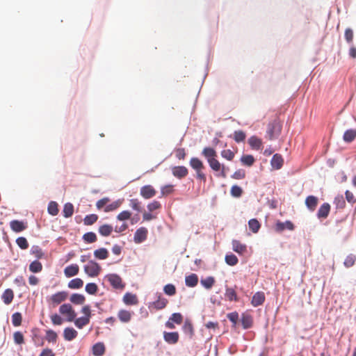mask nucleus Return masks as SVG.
I'll list each match as a JSON object with an SVG mask.
<instances>
[{
  "label": "nucleus",
  "instance_id": "1",
  "mask_svg": "<svg viewBox=\"0 0 356 356\" xmlns=\"http://www.w3.org/2000/svg\"><path fill=\"white\" fill-rule=\"evenodd\" d=\"M201 156H202L208 163L210 168L216 172H218V167L220 166V162L216 159L217 152L213 147L207 146L204 147L202 152Z\"/></svg>",
  "mask_w": 356,
  "mask_h": 356
},
{
  "label": "nucleus",
  "instance_id": "2",
  "mask_svg": "<svg viewBox=\"0 0 356 356\" xmlns=\"http://www.w3.org/2000/svg\"><path fill=\"white\" fill-rule=\"evenodd\" d=\"M81 313L83 314V316L77 317L74 321V325L78 329H83L86 325L90 323V318L94 315L92 313L91 307L90 305H84L81 309Z\"/></svg>",
  "mask_w": 356,
  "mask_h": 356
},
{
  "label": "nucleus",
  "instance_id": "3",
  "mask_svg": "<svg viewBox=\"0 0 356 356\" xmlns=\"http://www.w3.org/2000/svg\"><path fill=\"white\" fill-rule=\"evenodd\" d=\"M282 125L278 117L270 122L267 125L266 134L269 140L277 139L282 132Z\"/></svg>",
  "mask_w": 356,
  "mask_h": 356
},
{
  "label": "nucleus",
  "instance_id": "4",
  "mask_svg": "<svg viewBox=\"0 0 356 356\" xmlns=\"http://www.w3.org/2000/svg\"><path fill=\"white\" fill-rule=\"evenodd\" d=\"M102 270L101 265L95 260L90 259L83 266V271L89 277H96Z\"/></svg>",
  "mask_w": 356,
  "mask_h": 356
},
{
  "label": "nucleus",
  "instance_id": "5",
  "mask_svg": "<svg viewBox=\"0 0 356 356\" xmlns=\"http://www.w3.org/2000/svg\"><path fill=\"white\" fill-rule=\"evenodd\" d=\"M58 312L60 314H66L65 317V321L74 323V321L77 318V313L70 303H63L59 307Z\"/></svg>",
  "mask_w": 356,
  "mask_h": 356
},
{
  "label": "nucleus",
  "instance_id": "6",
  "mask_svg": "<svg viewBox=\"0 0 356 356\" xmlns=\"http://www.w3.org/2000/svg\"><path fill=\"white\" fill-rule=\"evenodd\" d=\"M104 279L109 282L111 287L115 290H122L126 286V284L118 273H108L104 276Z\"/></svg>",
  "mask_w": 356,
  "mask_h": 356
},
{
  "label": "nucleus",
  "instance_id": "7",
  "mask_svg": "<svg viewBox=\"0 0 356 356\" xmlns=\"http://www.w3.org/2000/svg\"><path fill=\"white\" fill-rule=\"evenodd\" d=\"M296 229V225L290 220L282 221L279 219L276 220L274 224L275 232L277 234H281L285 230L293 231Z\"/></svg>",
  "mask_w": 356,
  "mask_h": 356
},
{
  "label": "nucleus",
  "instance_id": "8",
  "mask_svg": "<svg viewBox=\"0 0 356 356\" xmlns=\"http://www.w3.org/2000/svg\"><path fill=\"white\" fill-rule=\"evenodd\" d=\"M155 296L157 299L149 303V308L152 307L156 310L164 309L168 303V300L159 292H156Z\"/></svg>",
  "mask_w": 356,
  "mask_h": 356
},
{
  "label": "nucleus",
  "instance_id": "9",
  "mask_svg": "<svg viewBox=\"0 0 356 356\" xmlns=\"http://www.w3.org/2000/svg\"><path fill=\"white\" fill-rule=\"evenodd\" d=\"M239 322L243 330H249L254 325L253 316L248 311L241 313Z\"/></svg>",
  "mask_w": 356,
  "mask_h": 356
},
{
  "label": "nucleus",
  "instance_id": "10",
  "mask_svg": "<svg viewBox=\"0 0 356 356\" xmlns=\"http://www.w3.org/2000/svg\"><path fill=\"white\" fill-rule=\"evenodd\" d=\"M148 229L145 227L138 228L134 235L133 241L136 244H141L147 239Z\"/></svg>",
  "mask_w": 356,
  "mask_h": 356
},
{
  "label": "nucleus",
  "instance_id": "11",
  "mask_svg": "<svg viewBox=\"0 0 356 356\" xmlns=\"http://www.w3.org/2000/svg\"><path fill=\"white\" fill-rule=\"evenodd\" d=\"M9 224L10 229L15 233H21L28 227V222L26 220L14 219Z\"/></svg>",
  "mask_w": 356,
  "mask_h": 356
},
{
  "label": "nucleus",
  "instance_id": "12",
  "mask_svg": "<svg viewBox=\"0 0 356 356\" xmlns=\"http://www.w3.org/2000/svg\"><path fill=\"white\" fill-rule=\"evenodd\" d=\"M232 250L237 253L239 256H246L248 254V248L245 243H242L237 239L232 241Z\"/></svg>",
  "mask_w": 356,
  "mask_h": 356
},
{
  "label": "nucleus",
  "instance_id": "13",
  "mask_svg": "<svg viewBox=\"0 0 356 356\" xmlns=\"http://www.w3.org/2000/svg\"><path fill=\"white\" fill-rule=\"evenodd\" d=\"M163 338L165 343L169 345H175L179 340V333L177 331H163Z\"/></svg>",
  "mask_w": 356,
  "mask_h": 356
},
{
  "label": "nucleus",
  "instance_id": "14",
  "mask_svg": "<svg viewBox=\"0 0 356 356\" xmlns=\"http://www.w3.org/2000/svg\"><path fill=\"white\" fill-rule=\"evenodd\" d=\"M157 191L150 184H146L143 186L140 189V195L145 199L148 200L154 197Z\"/></svg>",
  "mask_w": 356,
  "mask_h": 356
},
{
  "label": "nucleus",
  "instance_id": "15",
  "mask_svg": "<svg viewBox=\"0 0 356 356\" xmlns=\"http://www.w3.org/2000/svg\"><path fill=\"white\" fill-rule=\"evenodd\" d=\"M331 210V206L328 202H323L318 209V211L316 212V218L320 220H324L326 219Z\"/></svg>",
  "mask_w": 356,
  "mask_h": 356
},
{
  "label": "nucleus",
  "instance_id": "16",
  "mask_svg": "<svg viewBox=\"0 0 356 356\" xmlns=\"http://www.w3.org/2000/svg\"><path fill=\"white\" fill-rule=\"evenodd\" d=\"M248 143L252 150L259 151L264 147L262 139L256 135L251 136L248 139Z\"/></svg>",
  "mask_w": 356,
  "mask_h": 356
},
{
  "label": "nucleus",
  "instance_id": "17",
  "mask_svg": "<svg viewBox=\"0 0 356 356\" xmlns=\"http://www.w3.org/2000/svg\"><path fill=\"white\" fill-rule=\"evenodd\" d=\"M172 175L178 179H181L188 175V169L184 165H175L171 168Z\"/></svg>",
  "mask_w": 356,
  "mask_h": 356
},
{
  "label": "nucleus",
  "instance_id": "18",
  "mask_svg": "<svg viewBox=\"0 0 356 356\" xmlns=\"http://www.w3.org/2000/svg\"><path fill=\"white\" fill-rule=\"evenodd\" d=\"M182 332L192 339L195 335V329L191 320L188 318H185L184 324L181 327Z\"/></svg>",
  "mask_w": 356,
  "mask_h": 356
},
{
  "label": "nucleus",
  "instance_id": "19",
  "mask_svg": "<svg viewBox=\"0 0 356 356\" xmlns=\"http://www.w3.org/2000/svg\"><path fill=\"white\" fill-rule=\"evenodd\" d=\"M40 331V328H38L37 327H33L31 330V337L33 341L35 346H36V347L42 346L44 344V340L45 339H44V337H42L40 335V334H39Z\"/></svg>",
  "mask_w": 356,
  "mask_h": 356
},
{
  "label": "nucleus",
  "instance_id": "20",
  "mask_svg": "<svg viewBox=\"0 0 356 356\" xmlns=\"http://www.w3.org/2000/svg\"><path fill=\"white\" fill-rule=\"evenodd\" d=\"M68 292L66 291H58L50 296V300L54 306L58 305L67 298Z\"/></svg>",
  "mask_w": 356,
  "mask_h": 356
},
{
  "label": "nucleus",
  "instance_id": "21",
  "mask_svg": "<svg viewBox=\"0 0 356 356\" xmlns=\"http://www.w3.org/2000/svg\"><path fill=\"white\" fill-rule=\"evenodd\" d=\"M270 163L272 170H278L281 169L284 165L283 156L279 153H275L273 155Z\"/></svg>",
  "mask_w": 356,
  "mask_h": 356
},
{
  "label": "nucleus",
  "instance_id": "22",
  "mask_svg": "<svg viewBox=\"0 0 356 356\" xmlns=\"http://www.w3.org/2000/svg\"><path fill=\"white\" fill-rule=\"evenodd\" d=\"M236 289H238L236 285H234V287H230L228 285H225V298L230 302H239L240 298L237 296L236 292Z\"/></svg>",
  "mask_w": 356,
  "mask_h": 356
},
{
  "label": "nucleus",
  "instance_id": "23",
  "mask_svg": "<svg viewBox=\"0 0 356 356\" xmlns=\"http://www.w3.org/2000/svg\"><path fill=\"white\" fill-rule=\"evenodd\" d=\"M265 293L261 291H257L252 297L250 304L254 307H257L263 305L265 301Z\"/></svg>",
  "mask_w": 356,
  "mask_h": 356
},
{
  "label": "nucleus",
  "instance_id": "24",
  "mask_svg": "<svg viewBox=\"0 0 356 356\" xmlns=\"http://www.w3.org/2000/svg\"><path fill=\"white\" fill-rule=\"evenodd\" d=\"M305 204L307 209L310 211L313 212L316 210L317 205L318 204V197L314 195H309L306 197L305 200Z\"/></svg>",
  "mask_w": 356,
  "mask_h": 356
},
{
  "label": "nucleus",
  "instance_id": "25",
  "mask_svg": "<svg viewBox=\"0 0 356 356\" xmlns=\"http://www.w3.org/2000/svg\"><path fill=\"white\" fill-rule=\"evenodd\" d=\"M106 352V346L103 341H97L91 347V353L93 356H102Z\"/></svg>",
  "mask_w": 356,
  "mask_h": 356
},
{
  "label": "nucleus",
  "instance_id": "26",
  "mask_svg": "<svg viewBox=\"0 0 356 356\" xmlns=\"http://www.w3.org/2000/svg\"><path fill=\"white\" fill-rule=\"evenodd\" d=\"M198 281H199V277L196 273H191L188 274H186V275H185L184 282H185V285L187 287H189V288L195 287L198 284Z\"/></svg>",
  "mask_w": 356,
  "mask_h": 356
},
{
  "label": "nucleus",
  "instance_id": "27",
  "mask_svg": "<svg viewBox=\"0 0 356 356\" xmlns=\"http://www.w3.org/2000/svg\"><path fill=\"white\" fill-rule=\"evenodd\" d=\"M134 312L121 309L118 312V318L122 323H128L131 321Z\"/></svg>",
  "mask_w": 356,
  "mask_h": 356
},
{
  "label": "nucleus",
  "instance_id": "28",
  "mask_svg": "<svg viewBox=\"0 0 356 356\" xmlns=\"http://www.w3.org/2000/svg\"><path fill=\"white\" fill-rule=\"evenodd\" d=\"M122 301L126 305L132 306L138 303V298L136 294L127 291L124 294Z\"/></svg>",
  "mask_w": 356,
  "mask_h": 356
},
{
  "label": "nucleus",
  "instance_id": "29",
  "mask_svg": "<svg viewBox=\"0 0 356 356\" xmlns=\"http://www.w3.org/2000/svg\"><path fill=\"white\" fill-rule=\"evenodd\" d=\"M63 272L65 276L67 278L76 276L79 274V266L76 264H71L64 268Z\"/></svg>",
  "mask_w": 356,
  "mask_h": 356
},
{
  "label": "nucleus",
  "instance_id": "30",
  "mask_svg": "<svg viewBox=\"0 0 356 356\" xmlns=\"http://www.w3.org/2000/svg\"><path fill=\"white\" fill-rule=\"evenodd\" d=\"M189 165L195 172L202 170L205 168L204 162L197 156L191 158Z\"/></svg>",
  "mask_w": 356,
  "mask_h": 356
},
{
  "label": "nucleus",
  "instance_id": "31",
  "mask_svg": "<svg viewBox=\"0 0 356 356\" xmlns=\"http://www.w3.org/2000/svg\"><path fill=\"white\" fill-rule=\"evenodd\" d=\"M63 336L65 341H72L78 336V332L73 327H66L63 330Z\"/></svg>",
  "mask_w": 356,
  "mask_h": 356
},
{
  "label": "nucleus",
  "instance_id": "32",
  "mask_svg": "<svg viewBox=\"0 0 356 356\" xmlns=\"http://www.w3.org/2000/svg\"><path fill=\"white\" fill-rule=\"evenodd\" d=\"M232 138L235 143L239 144L245 141L247 134L246 132L242 129L235 130L232 134L228 136Z\"/></svg>",
  "mask_w": 356,
  "mask_h": 356
},
{
  "label": "nucleus",
  "instance_id": "33",
  "mask_svg": "<svg viewBox=\"0 0 356 356\" xmlns=\"http://www.w3.org/2000/svg\"><path fill=\"white\" fill-rule=\"evenodd\" d=\"M216 282V278L211 275L200 278V285L206 290H211Z\"/></svg>",
  "mask_w": 356,
  "mask_h": 356
},
{
  "label": "nucleus",
  "instance_id": "34",
  "mask_svg": "<svg viewBox=\"0 0 356 356\" xmlns=\"http://www.w3.org/2000/svg\"><path fill=\"white\" fill-rule=\"evenodd\" d=\"M239 161L243 166L251 167L254 165L256 159L252 154L243 153Z\"/></svg>",
  "mask_w": 356,
  "mask_h": 356
},
{
  "label": "nucleus",
  "instance_id": "35",
  "mask_svg": "<svg viewBox=\"0 0 356 356\" xmlns=\"http://www.w3.org/2000/svg\"><path fill=\"white\" fill-rule=\"evenodd\" d=\"M114 231V227L108 223L101 225L98 228V233L103 237H107Z\"/></svg>",
  "mask_w": 356,
  "mask_h": 356
},
{
  "label": "nucleus",
  "instance_id": "36",
  "mask_svg": "<svg viewBox=\"0 0 356 356\" xmlns=\"http://www.w3.org/2000/svg\"><path fill=\"white\" fill-rule=\"evenodd\" d=\"M70 301L72 304L75 305H83L86 302V297L82 293H73L70 296Z\"/></svg>",
  "mask_w": 356,
  "mask_h": 356
},
{
  "label": "nucleus",
  "instance_id": "37",
  "mask_svg": "<svg viewBox=\"0 0 356 356\" xmlns=\"http://www.w3.org/2000/svg\"><path fill=\"white\" fill-rule=\"evenodd\" d=\"M93 255L95 259L104 260L109 257V252L106 248H99L94 250Z\"/></svg>",
  "mask_w": 356,
  "mask_h": 356
},
{
  "label": "nucleus",
  "instance_id": "38",
  "mask_svg": "<svg viewBox=\"0 0 356 356\" xmlns=\"http://www.w3.org/2000/svg\"><path fill=\"white\" fill-rule=\"evenodd\" d=\"M342 138L346 143H351L356 138V129L353 128L346 129Z\"/></svg>",
  "mask_w": 356,
  "mask_h": 356
},
{
  "label": "nucleus",
  "instance_id": "39",
  "mask_svg": "<svg viewBox=\"0 0 356 356\" xmlns=\"http://www.w3.org/2000/svg\"><path fill=\"white\" fill-rule=\"evenodd\" d=\"M14 298V292L12 289H6L4 290L1 295V299L3 302L8 305H10Z\"/></svg>",
  "mask_w": 356,
  "mask_h": 356
},
{
  "label": "nucleus",
  "instance_id": "40",
  "mask_svg": "<svg viewBox=\"0 0 356 356\" xmlns=\"http://www.w3.org/2000/svg\"><path fill=\"white\" fill-rule=\"evenodd\" d=\"M30 254L35 256V259H42L46 257L45 252L37 245H33L30 250Z\"/></svg>",
  "mask_w": 356,
  "mask_h": 356
},
{
  "label": "nucleus",
  "instance_id": "41",
  "mask_svg": "<svg viewBox=\"0 0 356 356\" xmlns=\"http://www.w3.org/2000/svg\"><path fill=\"white\" fill-rule=\"evenodd\" d=\"M40 260V259H34L29 264V270L30 272L37 274L42 270L43 266Z\"/></svg>",
  "mask_w": 356,
  "mask_h": 356
},
{
  "label": "nucleus",
  "instance_id": "42",
  "mask_svg": "<svg viewBox=\"0 0 356 356\" xmlns=\"http://www.w3.org/2000/svg\"><path fill=\"white\" fill-rule=\"evenodd\" d=\"M124 199L121 198L105 205V207H104V211L105 213H109L117 210L120 207Z\"/></svg>",
  "mask_w": 356,
  "mask_h": 356
},
{
  "label": "nucleus",
  "instance_id": "43",
  "mask_svg": "<svg viewBox=\"0 0 356 356\" xmlns=\"http://www.w3.org/2000/svg\"><path fill=\"white\" fill-rule=\"evenodd\" d=\"M225 262L229 266H234L238 263V259L233 252H228L225 255Z\"/></svg>",
  "mask_w": 356,
  "mask_h": 356
},
{
  "label": "nucleus",
  "instance_id": "44",
  "mask_svg": "<svg viewBox=\"0 0 356 356\" xmlns=\"http://www.w3.org/2000/svg\"><path fill=\"white\" fill-rule=\"evenodd\" d=\"M74 211L73 204L70 202H66L63 205L62 215L65 218H69L73 215Z\"/></svg>",
  "mask_w": 356,
  "mask_h": 356
},
{
  "label": "nucleus",
  "instance_id": "45",
  "mask_svg": "<svg viewBox=\"0 0 356 356\" xmlns=\"http://www.w3.org/2000/svg\"><path fill=\"white\" fill-rule=\"evenodd\" d=\"M59 212V205L57 202L51 200L47 204V213L51 216H56Z\"/></svg>",
  "mask_w": 356,
  "mask_h": 356
},
{
  "label": "nucleus",
  "instance_id": "46",
  "mask_svg": "<svg viewBox=\"0 0 356 356\" xmlns=\"http://www.w3.org/2000/svg\"><path fill=\"white\" fill-rule=\"evenodd\" d=\"M248 224L249 229L254 234L258 233L261 227V222L255 218L250 219Z\"/></svg>",
  "mask_w": 356,
  "mask_h": 356
},
{
  "label": "nucleus",
  "instance_id": "47",
  "mask_svg": "<svg viewBox=\"0 0 356 356\" xmlns=\"http://www.w3.org/2000/svg\"><path fill=\"white\" fill-rule=\"evenodd\" d=\"M81 238L86 244H91L97 241V234L92 231L86 232Z\"/></svg>",
  "mask_w": 356,
  "mask_h": 356
},
{
  "label": "nucleus",
  "instance_id": "48",
  "mask_svg": "<svg viewBox=\"0 0 356 356\" xmlns=\"http://www.w3.org/2000/svg\"><path fill=\"white\" fill-rule=\"evenodd\" d=\"M83 286V281L81 278L75 277L67 283V287L70 289H79Z\"/></svg>",
  "mask_w": 356,
  "mask_h": 356
},
{
  "label": "nucleus",
  "instance_id": "49",
  "mask_svg": "<svg viewBox=\"0 0 356 356\" xmlns=\"http://www.w3.org/2000/svg\"><path fill=\"white\" fill-rule=\"evenodd\" d=\"M230 195L234 198H240L243 193V189L238 184H234L230 188Z\"/></svg>",
  "mask_w": 356,
  "mask_h": 356
},
{
  "label": "nucleus",
  "instance_id": "50",
  "mask_svg": "<svg viewBox=\"0 0 356 356\" xmlns=\"http://www.w3.org/2000/svg\"><path fill=\"white\" fill-rule=\"evenodd\" d=\"M129 207L132 210L137 213H141L143 211V207H142V202L137 198H132L129 200Z\"/></svg>",
  "mask_w": 356,
  "mask_h": 356
},
{
  "label": "nucleus",
  "instance_id": "51",
  "mask_svg": "<svg viewBox=\"0 0 356 356\" xmlns=\"http://www.w3.org/2000/svg\"><path fill=\"white\" fill-rule=\"evenodd\" d=\"M333 204L336 209H342L346 207V203L343 195L338 194L334 198Z\"/></svg>",
  "mask_w": 356,
  "mask_h": 356
},
{
  "label": "nucleus",
  "instance_id": "52",
  "mask_svg": "<svg viewBox=\"0 0 356 356\" xmlns=\"http://www.w3.org/2000/svg\"><path fill=\"white\" fill-rule=\"evenodd\" d=\"M23 321L22 314L19 312H14L11 316V323L14 327H19Z\"/></svg>",
  "mask_w": 356,
  "mask_h": 356
},
{
  "label": "nucleus",
  "instance_id": "53",
  "mask_svg": "<svg viewBox=\"0 0 356 356\" xmlns=\"http://www.w3.org/2000/svg\"><path fill=\"white\" fill-rule=\"evenodd\" d=\"M85 291L88 295H96L99 291V286L95 282H88L86 284Z\"/></svg>",
  "mask_w": 356,
  "mask_h": 356
},
{
  "label": "nucleus",
  "instance_id": "54",
  "mask_svg": "<svg viewBox=\"0 0 356 356\" xmlns=\"http://www.w3.org/2000/svg\"><path fill=\"white\" fill-rule=\"evenodd\" d=\"M163 291L166 296L171 297L176 294L177 289L175 284L168 283L163 286Z\"/></svg>",
  "mask_w": 356,
  "mask_h": 356
},
{
  "label": "nucleus",
  "instance_id": "55",
  "mask_svg": "<svg viewBox=\"0 0 356 356\" xmlns=\"http://www.w3.org/2000/svg\"><path fill=\"white\" fill-rule=\"evenodd\" d=\"M99 216L96 213H90L85 216L83 221L85 225L89 226L93 225L97 221Z\"/></svg>",
  "mask_w": 356,
  "mask_h": 356
},
{
  "label": "nucleus",
  "instance_id": "56",
  "mask_svg": "<svg viewBox=\"0 0 356 356\" xmlns=\"http://www.w3.org/2000/svg\"><path fill=\"white\" fill-rule=\"evenodd\" d=\"M44 339L49 343H56L58 339V334L56 331L52 329H48L46 330V335Z\"/></svg>",
  "mask_w": 356,
  "mask_h": 356
},
{
  "label": "nucleus",
  "instance_id": "57",
  "mask_svg": "<svg viewBox=\"0 0 356 356\" xmlns=\"http://www.w3.org/2000/svg\"><path fill=\"white\" fill-rule=\"evenodd\" d=\"M13 341L15 344L21 346L25 343L22 332L17 330L13 333Z\"/></svg>",
  "mask_w": 356,
  "mask_h": 356
},
{
  "label": "nucleus",
  "instance_id": "58",
  "mask_svg": "<svg viewBox=\"0 0 356 356\" xmlns=\"http://www.w3.org/2000/svg\"><path fill=\"white\" fill-rule=\"evenodd\" d=\"M15 243L17 245V246L21 250H26L29 246L28 240L24 236H18L15 240Z\"/></svg>",
  "mask_w": 356,
  "mask_h": 356
},
{
  "label": "nucleus",
  "instance_id": "59",
  "mask_svg": "<svg viewBox=\"0 0 356 356\" xmlns=\"http://www.w3.org/2000/svg\"><path fill=\"white\" fill-rule=\"evenodd\" d=\"M131 215L132 212L131 211L123 210L117 215L116 220L118 221L125 222L127 219L131 218Z\"/></svg>",
  "mask_w": 356,
  "mask_h": 356
},
{
  "label": "nucleus",
  "instance_id": "60",
  "mask_svg": "<svg viewBox=\"0 0 356 356\" xmlns=\"http://www.w3.org/2000/svg\"><path fill=\"white\" fill-rule=\"evenodd\" d=\"M50 318H51V323L54 325H60L63 324V323L64 321H65V318L60 316V315L58 314L57 313L51 314Z\"/></svg>",
  "mask_w": 356,
  "mask_h": 356
},
{
  "label": "nucleus",
  "instance_id": "61",
  "mask_svg": "<svg viewBox=\"0 0 356 356\" xmlns=\"http://www.w3.org/2000/svg\"><path fill=\"white\" fill-rule=\"evenodd\" d=\"M353 30L350 27L346 28L344 31V38L348 44H353Z\"/></svg>",
  "mask_w": 356,
  "mask_h": 356
},
{
  "label": "nucleus",
  "instance_id": "62",
  "mask_svg": "<svg viewBox=\"0 0 356 356\" xmlns=\"http://www.w3.org/2000/svg\"><path fill=\"white\" fill-rule=\"evenodd\" d=\"M169 318L175 325H179L183 321V315L180 312H174L170 316Z\"/></svg>",
  "mask_w": 356,
  "mask_h": 356
},
{
  "label": "nucleus",
  "instance_id": "63",
  "mask_svg": "<svg viewBox=\"0 0 356 356\" xmlns=\"http://www.w3.org/2000/svg\"><path fill=\"white\" fill-rule=\"evenodd\" d=\"M174 185L172 184H168L165 186H163L161 188V195L159 196V198L162 197L165 194H171L174 189Z\"/></svg>",
  "mask_w": 356,
  "mask_h": 356
},
{
  "label": "nucleus",
  "instance_id": "64",
  "mask_svg": "<svg viewBox=\"0 0 356 356\" xmlns=\"http://www.w3.org/2000/svg\"><path fill=\"white\" fill-rule=\"evenodd\" d=\"M175 156L179 160H184L186 156V152L184 147H175L174 149Z\"/></svg>",
  "mask_w": 356,
  "mask_h": 356
}]
</instances>
